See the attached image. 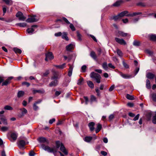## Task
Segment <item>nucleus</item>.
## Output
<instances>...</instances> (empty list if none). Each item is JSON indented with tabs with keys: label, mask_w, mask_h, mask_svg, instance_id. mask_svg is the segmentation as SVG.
<instances>
[{
	"label": "nucleus",
	"mask_w": 156,
	"mask_h": 156,
	"mask_svg": "<svg viewBox=\"0 0 156 156\" xmlns=\"http://www.w3.org/2000/svg\"><path fill=\"white\" fill-rule=\"evenodd\" d=\"M56 147H54L51 148L48 146H45L44 144L41 145V147L45 151H47L48 152L53 153L55 155V153L57 152L58 149L60 147V150L62 151L65 155H67L68 154L67 151L66 150L63 144L60 141H57L56 142Z\"/></svg>",
	"instance_id": "1"
},
{
	"label": "nucleus",
	"mask_w": 156,
	"mask_h": 156,
	"mask_svg": "<svg viewBox=\"0 0 156 156\" xmlns=\"http://www.w3.org/2000/svg\"><path fill=\"white\" fill-rule=\"evenodd\" d=\"M90 76L91 78L94 79L97 83H100L101 82V77L99 74L92 72L90 74Z\"/></svg>",
	"instance_id": "2"
},
{
	"label": "nucleus",
	"mask_w": 156,
	"mask_h": 156,
	"mask_svg": "<svg viewBox=\"0 0 156 156\" xmlns=\"http://www.w3.org/2000/svg\"><path fill=\"white\" fill-rule=\"evenodd\" d=\"M16 17L19 18V19L20 20L24 21L26 19V17L23 15L22 12H18L16 14Z\"/></svg>",
	"instance_id": "3"
},
{
	"label": "nucleus",
	"mask_w": 156,
	"mask_h": 156,
	"mask_svg": "<svg viewBox=\"0 0 156 156\" xmlns=\"http://www.w3.org/2000/svg\"><path fill=\"white\" fill-rule=\"evenodd\" d=\"M36 16L34 15L33 16H31L30 17L27 19L26 20V22L29 23H32L37 21L38 19L36 18Z\"/></svg>",
	"instance_id": "4"
},
{
	"label": "nucleus",
	"mask_w": 156,
	"mask_h": 156,
	"mask_svg": "<svg viewBox=\"0 0 156 156\" xmlns=\"http://www.w3.org/2000/svg\"><path fill=\"white\" fill-rule=\"evenodd\" d=\"M45 61H48V60H51L54 58V56L51 52H48L45 55Z\"/></svg>",
	"instance_id": "5"
},
{
	"label": "nucleus",
	"mask_w": 156,
	"mask_h": 156,
	"mask_svg": "<svg viewBox=\"0 0 156 156\" xmlns=\"http://www.w3.org/2000/svg\"><path fill=\"white\" fill-rule=\"evenodd\" d=\"M115 40L117 42L121 45H125L126 44V41L123 39L115 37Z\"/></svg>",
	"instance_id": "6"
},
{
	"label": "nucleus",
	"mask_w": 156,
	"mask_h": 156,
	"mask_svg": "<svg viewBox=\"0 0 156 156\" xmlns=\"http://www.w3.org/2000/svg\"><path fill=\"white\" fill-rule=\"evenodd\" d=\"M25 144V142L23 140H20L17 142L18 146L20 148H23Z\"/></svg>",
	"instance_id": "7"
},
{
	"label": "nucleus",
	"mask_w": 156,
	"mask_h": 156,
	"mask_svg": "<svg viewBox=\"0 0 156 156\" xmlns=\"http://www.w3.org/2000/svg\"><path fill=\"white\" fill-rule=\"evenodd\" d=\"M53 76L51 77V80H57L60 76L59 77L58 75V72L55 71H53Z\"/></svg>",
	"instance_id": "8"
},
{
	"label": "nucleus",
	"mask_w": 156,
	"mask_h": 156,
	"mask_svg": "<svg viewBox=\"0 0 156 156\" xmlns=\"http://www.w3.org/2000/svg\"><path fill=\"white\" fill-rule=\"evenodd\" d=\"M13 77H10L8 78V79L5 80V81L3 82L2 84V86H6L9 83L10 81L13 79Z\"/></svg>",
	"instance_id": "9"
},
{
	"label": "nucleus",
	"mask_w": 156,
	"mask_h": 156,
	"mask_svg": "<svg viewBox=\"0 0 156 156\" xmlns=\"http://www.w3.org/2000/svg\"><path fill=\"white\" fill-rule=\"evenodd\" d=\"M38 141L40 143H44L45 142L47 143V144L48 143V141L44 137H41L38 138L37 139Z\"/></svg>",
	"instance_id": "10"
},
{
	"label": "nucleus",
	"mask_w": 156,
	"mask_h": 156,
	"mask_svg": "<svg viewBox=\"0 0 156 156\" xmlns=\"http://www.w3.org/2000/svg\"><path fill=\"white\" fill-rule=\"evenodd\" d=\"M52 80V81L49 84V86L50 87L55 86L58 84V81L57 80Z\"/></svg>",
	"instance_id": "11"
},
{
	"label": "nucleus",
	"mask_w": 156,
	"mask_h": 156,
	"mask_svg": "<svg viewBox=\"0 0 156 156\" xmlns=\"http://www.w3.org/2000/svg\"><path fill=\"white\" fill-rule=\"evenodd\" d=\"M128 35V34L127 33H124L122 31H119L117 36L119 37L120 36L125 37Z\"/></svg>",
	"instance_id": "12"
},
{
	"label": "nucleus",
	"mask_w": 156,
	"mask_h": 156,
	"mask_svg": "<svg viewBox=\"0 0 156 156\" xmlns=\"http://www.w3.org/2000/svg\"><path fill=\"white\" fill-rule=\"evenodd\" d=\"M37 26L34 25L32 26V27L28 28L27 30V33L28 34H32L33 32L35 30L34 29V27H37Z\"/></svg>",
	"instance_id": "13"
},
{
	"label": "nucleus",
	"mask_w": 156,
	"mask_h": 156,
	"mask_svg": "<svg viewBox=\"0 0 156 156\" xmlns=\"http://www.w3.org/2000/svg\"><path fill=\"white\" fill-rule=\"evenodd\" d=\"M120 75L122 78L125 79H129L132 77L131 75H129L126 74H123L121 73H120Z\"/></svg>",
	"instance_id": "14"
},
{
	"label": "nucleus",
	"mask_w": 156,
	"mask_h": 156,
	"mask_svg": "<svg viewBox=\"0 0 156 156\" xmlns=\"http://www.w3.org/2000/svg\"><path fill=\"white\" fill-rule=\"evenodd\" d=\"M0 119L2 121L4 124L7 125V121L3 115H0Z\"/></svg>",
	"instance_id": "15"
},
{
	"label": "nucleus",
	"mask_w": 156,
	"mask_h": 156,
	"mask_svg": "<svg viewBox=\"0 0 156 156\" xmlns=\"http://www.w3.org/2000/svg\"><path fill=\"white\" fill-rule=\"evenodd\" d=\"M95 125V123L93 122H90L88 124V126L89 127L90 130L91 131H93L94 129V126Z\"/></svg>",
	"instance_id": "16"
},
{
	"label": "nucleus",
	"mask_w": 156,
	"mask_h": 156,
	"mask_svg": "<svg viewBox=\"0 0 156 156\" xmlns=\"http://www.w3.org/2000/svg\"><path fill=\"white\" fill-rule=\"evenodd\" d=\"M18 135L17 133H12L11 135V137L12 140L14 141L16 140L17 139Z\"/></svg>",
	"instance_id": "17"
},
{
	"label": "nucleus",
	"mask_w": 156,
	"mask_h": 156,
	"mask_svg": "<svg viewBox=\"0 0 156 156\" xmlns=\"http://www.w3.org/2000/svg\"><path fill=\"white\" fill-rule=\"evenodd\" d=\"M146 77L148 79H153L154 77V75L151 73H147L146 75Z\"/></svg>",
	"instance_id": "18"
},
{
	"label": "nucleus",
	"mask_w": 156,
	"mask_h": 156,
	"mask_svg": "<svg viewBox=\"0 0 156 156\" xmlns=\"http://www.w3.org/2000/svg\"><path fill=\"white\" fill-rule=\"evenodd\" d=\"M97 102V100L96 97L94 96L93 95H91L90 96V103L91 104H92V102Z\"/></svg>",
	"instance_id": "19"
},
{
	"label": "nucleus",
	"mask_w": 156,
	"mask_h": 156,
	"mask_svg": "<svg viewBox=\"0 0 156 156\" xmlns=\"http://www.w3.org/2000/svg\"><path fill=\"white\" fill-rule=\"evenodd\" d=\"M90 55L94 60L97 61V56L94 51H91L90 53Z\"/></svg>",
	"instance_id": "20"
},
{
	"label": "nucleus",
	"mask_w": 156,
	"mask_h": 156,
	"mask_svg": "<svg viewBox=\"0 0 156 156\" xmlns=\"http://www.w3.org/2000/svg\"><path fill=\"white\" fill-rule=\"evenodd\" d=\"M122 2H123L122 0L117 1L112 5V6L115 7H118L120 6Z\"/></svg>",
	"instance_id": "21"
},
{
	"label": "nucleus",
	"mask_w": 156,
	"mask_h": 156,
	"mask_svg": "<svg viewBox=\"0 0 156 156\" xmlns=\"http://www.w3.org/2000/svg\"><path fill=\"white\" fill-rule=\"evenodd\" d=\"M150 97L152 98L153 101L154 102H156V93H152L150 94Z\"/></svg>",
	"instance_id": "22"
},
{
	"label": "nucleus",
	"mask_w": 156,
	"mask_h": 156,
	"mask_svg": "<svg viewBox=\"0 0 156 156\" xmlns=\"http://www.w3.org/2000/svg\"><path fill=\"white\" fill-rule=\"evenodd\" d=\"M69 68L68 73V75L69 76H71L72 75V71L73 68V66L69 65Z\"/></svg>",
	"instance_id": "23"
},
{
	"label": "nucleus",
	"mask_w": 156,
	"mask_h": 156,
	"mask_svg": "<svg viewBox=\"0 0 156 156\" xmlns=\"http://www.w3.org/2000/svg\"><path fill=\"white\" fill-rule=\"evenodd\" d=\"M93 138L92 136H87L84 138V140L85 141L89 143L93 139Z\"/></svg>",
	"instance_id": "24"
},
{
	"label": "nucleus",
	"mask_w": 156,
	"mask_h": 156,
	"mask_svg": "<svg viewBox=\"0 0 156 156\" xmlns=\"http://www.w3.org/2000/svg\"><path fill=\"white\" fill-rule=\"evenodd\" d=\"M128 13V12L127 11H125L123 12H121L119 14L120 18H121L125 16H127V15H126L127 13Z\"/></svg>",
	"instance_id": "25"
},
{
	"label": "nucleus",
	"mask_w": 156,
	"mask_h": 156,
	"mask_svg": "<svg viewBox=\"0 0 156 156\" xmlns=\"http://www.w3.org/2000/svg\"><path fill=\"white\" fill-rule=\"evenodd\" d=\"M120 18L119 14L116 16H114L113 17H111L110 18V20H114L115 21L117 20Z\"/></svg>",
	"instance_id": "26"
},
{
	"label": "nucleus",
	"mask_w": 156,
	"mask_h": 156,
	"mask_svg": "<svg viewBox=\"0 0 156 156\" xmlns=\"http://www.w3.org/2000/svg\"><path fill=\"white\" fill-rule=\"evenodd\" d=\"M67 33L66 32H63L62 33V38L63 39H64L66 40L67 41H68L69 40V38L67 37Z\"/></svg>",
	"instance_id": "27"
},
{
	"label": "nucleus",
	"mask_w": 156,
	"mask_h": 156,
	"mask_svg": "<svg viewBox=\"0 0 156 156\" xmlns=\"http://www.w3.org/2000/svg\"><path fill=\"white\" fill-rule=\"evenodd\" d=\"M73 48V45L72 44H70L67 46L66 47V50L68 51H70Z\"/></svg>",
	"instance_id": "28"
},
{
	"label": "nucleus",
	"mask_w": 156,
	"mask_h": 156,
	"mask_svg": "<svg viewBox=\"0 0 156 156\" xmlns=\"http://www.w3.org/2000/svg\"><path fill=\"white\" fill-rule=\"evenodd\" d=\"M24 91H19L17 93V97L19 98H21L24 95Z\"/></svg>",
	"instance_id": "29"
},
{
	"label": "nucleus",
	"mask_w": 156,
	"mask_h": 156,
	"mask_svg": "<svg viewBox=\"0 0 156 156\" xmlns=\"http://www.w3.org/2000/svg\"><path fill=\"white\" fill-rule=\"evenodd\" d=\"M149 37L151 39V40L156 41V35L152 34L149 36Z\"/></svg>",
	"instance_id": "30"
},
{
	"label": "nucleus",
	"mask_w": 156,
	"mask_h": 156,
	"mask_svg": "<svg viewBox=\"0 0 156 156\" xmlns=\"http://www.w3.org/2000/svg\"><path fill=\"white\" fill-rule=\"evenodd\" d=\"M141 14H142V12H134L133 14H127V16H133L140 15Z\"/></svg>",
	"instance_id": "31"
},
{
	"label": "nucleus",
	"mask_w": 156,
	"mask_h": 156,
	"mask_svg": "<svg viewBox=\"0 0 156 156\" xmlns=\"http://www.w3.org/2000/svg\"><path fill=\"white\" fill-rule=\"evenodd\" d=\"M87 83L88 86L91 88H93L94 87V84L93 82L90 81H87Z\"/></svg>",
	"instance_id": "32"
},
{
	"label": "nucleus",
	"mask_w": 156,
	"mask_h": 156,
	"mask_svg": "<svg viewBox=\"0 0 156 156\" xmlns=\"http://www.w3.org/2000/svg\"><path fill=\"white\" fill-rule=\"evenodd\" d=\"M55 66L57 67V68L60 69H63L64 68L66 67V64L63 63L62 65H55Z\"/></svg>",
	"instance_id": "33"
},
{
	"label": "nucleus",
	"mask_w": 156,
	"mask_h": 156,
	"mask_svg": "<svg viewBox=\"0 0 156 156\" xmlns=\"http://www.w3.org/2000/svg\"><path fill=\"white\" fill-rule=\"evenodd\" d=\"M13 50L16 53L21 54L22 52V51L21 49L16 48H14Z\"/></svg>",
	"instance_id": "34"
},
{
	"label": "nucleus",
	"mask_w": 156,
	"mask_h": 156,
	"mask_svg": "<svg viewBox=\"0 0 156 156\" xmlns=\"http://www.w3.org/2000/svg\"><path fill=\"white\" fill-rule=\"evenodd\" d=\"M146 87L149 89L151 88L150 81L148 79L146 80Z\"/></svg>",
	"instance_id": "35"
},
{
	"label": "nucleus",
	"mask_w": 156,
	"mask_h": 156,
	"mask_svg": "<svg viewBox=\"0 0 156 156\" xmlns=\"http://www.w3.org/2000/svg\"><path fill=\"white\" fill-rule=\"evenodd\" d=\"M4 109L8 110H12L13 109L12 107L8 105L5 106L4 107Z\"/></svg>",
	"instance_id": "36"
},
{
	"label": "nucleus",
	"mask_w": 156,
	"mask_h": 156,
	"mask_svg": "<svg viewBox=\"0 0 156 156\" xmlns=\"http://www.w3.org/2000/svg\"><path fill=\"white\" fill-rule=\"evenodd\" d=\"M20 110L22 111V114L23 115L26 114L27 112V110L24 108H21Z\"/></svg>",
	"instance_id": "37"
},
{
	"label": "nucleus",
	"mask_w": 156,
	"mask_h": 156,
	"mask_svg": "<svg viewBox=\"0 0 156 156\" xmlns=\"http://www.w3.org/2000/svg\"><path fill=\"white\" fill-rule=\"evenodd\" d=\"M6 4L11 5L12 4V0H3Z\"/></svg>",
	"instance_id": "38"
},
{
	"label": "nucleus",
	"mask_w": 156,
	"mask_h": 156,
	"mask_svg": "<svg viewBox=\"0 0 156 156\" xmlns=\"http://www.w3.org/2000/svg\"><path fill=\"white\" fill-rule=\"evenodd\" d=\"M116 52L117 54L119 56L121 57L123 56V53L120 50L117 49Z\"/></svg>",
	"instance_id": "39"
},
{
	"label": "nucleus",
	"mask_w": 156,
	"mask_h": 156,
	"mask_svg": "<svg viewBox=\"0 0 156 156\" xmlns=\"http://www.w3.org/2000/svg\"><path fill=\"white\" fill-rule=\"evenodd\" d=\"M102 67L103 69L106 70H108V67L107 64V63L106 62H105L102 64Z\"/></svg>",
	"instance_id": "40"
},
{
	"label": "nucleus",
	"mask_w": 156,
	"mask_h": 156,
	"mask_svg": "<svg viewBox=\"0 0 156 156\" xmlns=\"http://www.w3.org/2000/svg\"><path fill=\"white\" fill-rule=\"evenodd\" d=\"M126 98L127 99L130 100H133L134 99L133 96L130 95L128 94H126Z\"/></svg>",
	"instance_id": "41"
},
{
	"label": "nucleus",
	"mask_w": 156,
	"mask_h": 156,
	"mask_svg": "<svg viewBox=\"0 0 156 156\" xmlns=\"http://www.w3.org/2000/svg\"><path fill=\"white\" fill-rule=\"evenodd\" d=\"M83 78H81L80 79H79L77 81V84L79 85H81L83 83Z\"/></svg>",
	"instance_id": "42"
},
{
	"label": "nucleus",
	"mask_w": 156,
	"mask_h": 156,
	"mask_svg": "<svg viewBox=\"0 0 156 156\" xmlns=\"http://www.w3.org/2000/svg\"><path fill=\"white\" fill-rule=\"evenodd\" d=\"M44 92V90H33V92L34 94H35L37 93H42Z\"/></svg>",
	"instance_id": "43"
},
{
	"label": "nucleus",
	"mask_w": 156,
	"mask_h": 156,
	"mask_svg": "<svg viewBox=\"0 0 156 156\" xmlns=\"http://www.w3.org/2000/svg\"><path fill=\"white\" fill-rule=\"evenodd\" d=\"M133 45L135 46H139L140 45V43L138 41L135 40L133 42Z\"/></svg>",
	"instance_id": "44"
},
{
	"label": "nucleus",
	"mask_w": 156,
	"mask_h": 156,
	"mask_svg": "<svg viewBox=\"0 0 156 156\" xmlns=\"http://www.w3.org/2000/svg\"><path fill=\"white\" fill-rule=\"evenodd\" d=\"M17 25L21 27H25L26 26V23H18Z\"/></svg>",
	"instance_id": "45"
},
{
	"label": "nucleus",
	"mask_w": 156,
	"mask_h": 156,
	"mask_svg": "<svg viewBox=\"0 0 156 156\" xmlns=\"http://www.w3.org/2000/svg\"><path fill=\"white\" fill-rule=\"evenodd\" d=\"M69 24H70L69 27L71 29V30H72V31H75L76 30V29H75V28L74 25H73V24H72V23H70Z\"/></svg>",
	"instance_id": "46"
},
{
	"label": "nucleus",
	"mask_w": 156,
	"mask_h": 156,
	"mask_svg": "<svg viewBox=\"0 0 156 156\" xmlns=\"http://www.w3.org/2000/svg\"><path fill=\"white\" fill-rule=\"evenodd\" d=\"M9 129V127H7L4 126L1 128V130L2 131L5 132L7 131Z\"/></svg>",
	"instance_id": "47"
},
{
	"label": "nucleus",
	"mask_w": 156,
	"mask_h": 156,
	"mask_svg": "<svg viewBox=\"0 0 156 156\" xmlns=\"http://www.w3.org/2000/svg\"><path fill=\"white\" fill-rule=\"evenodd\" d=\"M95 91L97 94V95L98 96L100 97V92L98 88H97L95 89Z\"/></svg>",
	"instance_id": "48"
},
{
	"label": "nucleus",
	"mask_w": 156,
	"mask_h": 156,
	"mask_svg": "<svg viewBox=\"0 0 156 156\" xmlns=\"http://www.w3.org/2000/svg\"><path fill=\"white\" fill-rule=\"evenodd\" d=\"M77 36L78 38V40L80 41L82 40L81 36V35L78 32H77Z\"/></svg>",
	"instance_id": "49"
},
{
	"label": "nucleus",
	"mask_w": 156,
	"mask_h": 156,
	"mask_svg": "<svg viewBox=\"0 0 156 156\" xmlns=\"http://www.w3.org/2000/svg\"><path fill=\"white\" fill-rule=\"evenodd\" d=\"M87 66L86 65H83L81 67L82 72H85L86 71Z\"/></svg>",
	"instance_id": "50"
},
{
	"label": "nucleus",
	"mask_w": 156,
	"mask_h": 156,
	"mask_svg": "<svg viewBox=\"0 0 156 156\" xmlns=\"http://www.w3.org/2000/svg\"><path fill=\"white\" fill-rule=\"evenodd\" d=\"M146 52L150 55H151L153 54V52L149 50H146Z\"/></svg>",
	"instance_id": "51"
},
{
	"label": "nucleus",
	"mask_w": 156,
	"mask_h": 156,
	"mask_svg": "<svg viewBox=\"0 0 156 156\" xmlns=\"http://www.w3.org/2000/svg\"><path fill=\"white\" fill-rule=\"evenodd\" d=\"M139 116L140 114H137L134 118L133 120L134 121L138 120L139 118Z\"/></svg>",
	"instance_id": "52"
},
{
	"label": "nucleus",
	"mask_w": 156,
	"mask_h": 156,
	"mask_svg": "<svg viewBox=\"0 0 156 156\" xmlns=\"http://www.w3.org/2000/svg\"><path fill=\"white\" fill-rule=\"evenodd\" d=\"M33 109L34 110L36 111L38 109V107L36 105V104H34L33 106Z\"/></svg>",
	"instance_id": "53"
},
{
	"label": "nucleus",
	"mask_w": 156,
	"mask_h": 156,
	"mask_svg": "<svg viewBox=\"0 0 156 156\" xmlns=\"http://www.w3.org/2000/svg\"><path fill=\"white\" fill-rule=\"evenodd\" d=\"M62 19L67 24H70V23L69 21L65 17H63Z\"/></svg>",
	"instance_id": "54"
},
{
	"label": "nucleus",
	"mask_w": 156,
	"mask_h": 156,
	"mask_svg": "<svg viewBox=\"0 0 156 156\" xmlns=\"http://www.w3.org/2000/svg\"><path fill=\"white\" fill-rule=\"evenodd\" d=\"M152 122L154 124H156V114H155L153 117Z\"/></svg>",
	"instance_id": "55"
},
{
	"label": "nucleus",
	"mask_w": 156,
	"mask_h": 156,
	"mask_svg": "<svg viewBox=\"0 0 156 156\" xmlns=\"http://www.w3.org/2000/svg\"><path fill=\"white\" fill-rule=\"evenodd\" d=\"M49 73L48 70H47L45 73H43V76H46Z\"/></svg>",
	"instance_id": "56"
},
{
	"label": "nucleus",
	"mask_w": 156,
	"mask_h": 156,
	"mask_svg": "<svg viewBox=\"0 0 156 156\" xmlns=\"http://www.w3.org/2000/svg\"><path fill=\"white\" fill-rule=\"evenodd\" d=\"M115 88L114 85H112V86L109 88V91L110 92L112 91Z\"/></svg>",
	"instance_id": "57"
},
{
	"label": "nucleus",
	"mask_w": 156,
	"mask_h": 156,
	"mask_svg": "<svg viewBox=\"0 0 156 156\" xmlns=\"http://www.w3.org/2000/svg\"><path fill=\"white\" fill-rule=\"evenodd\" d=\"M62 34V33L61 32H58L57 33H55V36L56 37H58L61 36Z\"/></svg>",
	"instance_id": "58"
},
{
	"label": "nucleus",
	"mask_w": 156,
	"mask_h": 156,
	"mask_svg": "<svg viewBox=\"0 0 156 156\" xmlns=\"http://www.w3.org/2000/svg\"><path fill=\"white\" fill-rule=\"evenodd\" d=\"M84 98L85 100V104H86L87 105L89 101L88 98L86 96H84Z\"/></svg>",
	"instance_id": "59"
},
{
	"label": "nucleus",
	"mask_w": 156,
	"mask_h": 156,
	"mask_svg": "<svg viewBox=\"0 0 156 156\" xmlns=\"http://www.w3.org/2000/svg\"><path fill=\"white\" fill-rule=\"evenodd\" d=\"M23 85H26L27 86V87H29L30 84L29 83L27 82H23L22 83Z\"/></svg>",
	"instance_id": "60"
},
{
	"label": "nucleus",
	"mask_w": 156,
	"mask_h": 156,
	"mask_svg": "<svg viewBox=\"0 0 156 156\" xmlns=\"http://www.w3.org/2000/svg\"><path fill=\"white\" fill-rule=\"evenodd\" d=\"M151 115L150 113H149L147 115V118L148 119V120H150L151 119Z\"/></svg>",
	"instance_id": "61"
},
{
	"label": "nucleus",
	"mask_w": 156,
	"mask_h": 156,
	"mask_svg": "<svg viewBox=\"0 0 156 156\" xmlns=\"http://www.w3.org/2000/svg\"><path fill=\"white\" fill-rule=\"evenodd\" d=\"M129 115L131 117H133L135 116V115L134 114L132 113V112H129L128 113Z\"/></svg>",
	"instance_id": "62"
},
{
	"label": "nucleus",
	"mask_w": 156,
	"mask_h": 156,
	"mask_svg": "<svg viewBox=\"0 0 156 156\" xmlns=\"http://www.w3.org/2000/svg\"><path fill=\"white\" fill-rule=\"evenodd\" d=\"M55 121V119L54 118L52 119H50L49 121V123L50 124H52Z\"/></svg>",
	"instance_id": "63"
},
{
	"label": "nucleus",
	"mask_w": 156,
	"mask_h": 156,
	"mask_svg": "<svg viewBox=\"0 0 156 156\" xmlns=\"http://www.w3.org/2000/svg\"><path fill=\"white\" fill-rule=\"evenodd\" d=\"M35 154V153L32 151H30L29 153V154L30 156H34Z\"/></svg>",
	"instance_id": "64"
}]
</instances>
